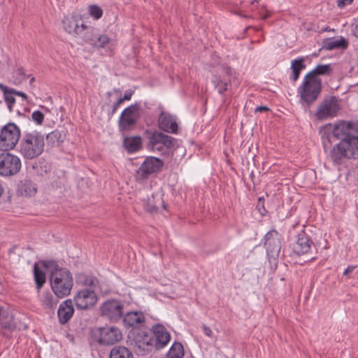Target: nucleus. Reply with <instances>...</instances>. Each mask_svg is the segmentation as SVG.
<instances>
[{"label": "nucleus", "mask_w": 358, "mask_h": 358, "mask_svg": "<svg viewBox=\"0 0 358 358\" xmlns=\"http://www.w3.org/2000/svg\"><path fill=\"white\" fill-rule=\"evenodd\" d=\"M43 266L50 273V283L54 294L60 299L69 296L73 285L70 271L59 267L54 261H45Z\"/></svg>", "instance_id": "obj_1"}, {"label": "nucleus", "mask_w": 358, "mask_h": 358, "mask_svg": "<svg viewBox=\"0 0 358 358\" xmlns=\"http://www.w3.org/2000/svg\"><path fill=\"white\" fill-rule=\"evenodd\" d=\"M45 147L43 136L38 132L25 133L20 142L18 151L27 159H33L40 156Z\"/></svg>", "instance_id": "obj_2"}, {"label": "nucleus", "mask_w": 358, "mask_h": 358, "mask_svg": "<svg viewBox=\"0 0 358 358\" xmlns=\"http://www.w3.org/2000/svg\"><path fill=\"white\" fill-rule=\"evenodd\" d=\"M321 90V80H315L312 78H306V76H305L301 85L298 88L301 99L308 106L313 104L317 99Z\"/></svg>", "instance_id": "obj_3"}, {"label": "nucleus", "mask_w": 358, "mask_h": 358, "mask_svg": "<svg viewBox=\"0 0 358 358\" xmlns=\"http://www.w3.org/2000/svg\"><path fill=\"white\" fill-rule=\"evenodd\" d=\"M355 131L354 125L352 122L342 121L334 127L327 124L321 129L322 136L327 134V138L331 141V137L344 141L352 135Z\"/></svg>", "instance_id": "obj_4"}, {"label": "nucleus", "mask_w": 358, "mask_h": 358, "mask_svg": "<svg viewBox=\"0 0 358 358\" xmlns=\"http://www.w3.org/2000/svg\"><path fill=\"white\" fill-rule=\"evenodd\" d=\"M124 303L117 299H108L99 307L100 315L112 322H117L124 315Z\"/></svg>", "instance_id": "obj_5"}, {"label": "nucleus", "mask_w": 358, "mask_h": 358, "mask_svg": "<svg viewBox=\"0 0 358 358\" xmlns=\"http://www.w3.org/2000/svg\"><path fill=\"white\" fill-rule=\"evenodd\" d=\"M340 110L338 98L331 96L324 99L319 103L315 115L318 120H325L336 117Z\"/></svg>", "instance_id": "obj_6"}, {"label": "nucleus", "mask_w": 358, "mask_h": 358, "mask_svg": "<svg viewBox=\"0 0 358 358\" xmlns=\"http://www.w3.org/2000/svg\"><path fill=\"white\" fill-rule=\"evenodd\" d=\"M20 137V130L14 123L5 125L0 134V150L7 151L13 149Z\"/></svg>", "instance_id": "obj_7"}, {"label": "nucleus", "mask_w": 358, "mask_h": 358, "mask_svg": "<svg viewBox=\"0 0 358 358\" xmlns=\"http://www.w3.org/2000/svg\"><path fill=\"white\" fill-rule=\"evenodd\" d=\"M293 250L298 255H309V261L315 260L317 258V247L304 231L298 234L297 239L293 246Z\"/></svg>", "instance_id": "obj_8"}, {"label": "nucleus", "mask_w": 358, "mask_h": 358, "mask_svg": "<svg viewBox=\"0 0 358 358\" xmlns=\"http://www.w3.org/2000/svg\"><path fill=\"white\" fill-rule=\"evenodd\" d=\"M164 165L162 159L155 157H147L136 171V180L143 182L152 174L159 172Z\"/></svg>", "instance_id": "obj_9"}, {"label": "nucleus", "mask_w": 358, "mask_h": 358, "mask_svg": "<svg viewBox=\"0 0 358 358\" xmlns=\"http://www.w3.org/2000/svg\"><path fill=\"white\" fill-rule=\"evenodd\" d=\"M94 336L96 341L103 346L114 345L122 339L120 329L115 327H100L94 331Z\"/></svg>", "instance_id": "obj_10"}, {"label": "nucleus", "mask_w": 358, "mask_h": 358, "mask_svg": "<svg viewBox=\"0 0 358 358\" xmlns=\"http://www.w3.org/2000/svg\"><path fill=\"white\" fill-rule=\"evenodd\" d=\"M20 159L9 152L0 154V176L9 177L17 174L21 169Z\"/></svg>", "instance_id": "obj_11"}, {"label": "nucleus", "mask_w": 358, "mask_h": 358, "mask_svg": "<svg viewBox=\"0 0 358 358\" xmlns=\"http://www.w3.org/2000/svg\"><path fill=\"white\" fill-rule=\"evenodd\" d=\"M140 105L135 103L122 111L118 122L120 131L129 130L136 124L140 117Z\"/></svg>", "instance_id": "obj_12"}, {"label": "nucleus", "mask_w": 358, "mask_h": 358, "mask_svg": "<svg viewBox=\"0 0 358 358\" xmlns=\"http://www.w3.org/2000/svg\"><path fill=\"white\" fill-rule=\"evenodd\" d=\"M97 296L94 291L85 288L79 290L74 296V302L79 310H87L93 306L97 301Z\"/></svg>", "instance_id": "obj_13"}, {"label": "nucleus", "mask_w": 358, "mask_h": 358, "mask_svg": "<svg viewBox=\"0 0 358 358\" xmlns=\"http://www.w3.org/2000/svg\"><path fill=\"white\" fill-rule=\"evenodd\" d=\"M151 331L155 350H161L166 347L171 339V335L166 328L161 324H157L152 326Z\"/></svg>", "instance_id": "obj_14"}, {"label": "nucleus", "mask_w": 358, "mask_h": 358, "mask_svg": "<svg viewBox=\"0 0 358 358\" xmlns=\"http://www.w3.org/2000/svg\"><path fill=\"white\" fill-rule=\"evenodd\" d=\"M264 246L269 257L275 258L279 255L281 244L280 234L277 231L271 230L265 235Z\"/></svg>", "instance_id": "obj_15"}, {"label": "nucleus", "mask_w": 358, "mask_h": 358, "mask_svg": "<svg viewBox=\"0 0 358 358\" xmlns=\"http://www.w3.org/2000/svg\"><path fill=\"white\" fill-rule=\"evenodd\" d=\"M64 30L70 34H82L85 29V24L77 15L67 16L63 20Z\"/></svg>", "instance_id": "obj_16"}, {"label": "nucleus", "mask_w": 358, "mask_h": 358, "mask_svg": "<svg viewBox=\"0 0 358 358\" xmlns=\"http://www.w3.org/2000/svg\"><path fill=\"white\" fill-rule=\"evenodd\" d=\"M136 346L138 348V352L144 355L153 350L155 347L153 345V337L148 334H138L136 338Z\"/></svg>", "instance_id": "obj_17"}, {"label": "nucleus", "mask_w": 358, "mask_h": 358, "mask_svg": "<svg viewBox=\"0 0 358 358\" xmlns=\"http://www.w3.org/2000/svg\"><path fill=\"white\" fill-rule=\"evenodd\" d=\"M122 321L126 327H138L145 323V317L141 311H131L123 315Z\"/></svg>", "instance_id": "obj_18"}, {"label": "nucleus", "mask_w": 358, "mask_h": 358, "mask_svg": "<svg viewBox=\"0 0 358 358\" xmlns=\"http://www.w3.org/2000/svg\"><path fill=\"white\" fill-rule=\"evenodd\" d=\"M74 313L73 302L71 299H67L62 302L58 308L57 316L61 324H66L72 317Z\"/></svg>", "instance_id": "obj_19"}, {"label": "nucleus", "mask_w": 358, "mask_h": 358, "mask_svg": "<svg viewBox=\"0 0 358 358\" xmlns=\"http://www.w3.org/2000/svg\"><path fill=\"white\" fill-rule=\"evenodd\" d=\"M159 127L167 133L177 134L178 124L173 117L162 112L159 117Z\"/></svg>", "instance_id": "obj_20"}, {"label": "nucleus", "mask_w": 358, "mask_h": 358, "mask_svg": "<svg viewBox=\"0 0 358 358\" xmlns=\"http://www.w3.org/2000/svg\"><path fill=\"white\" fill-rule=\"evenodd\" d=\"M59 299L60 298L57 296L54 292H44L40 297L41 305L47 313L53 312L59 303Z\"/></svg>", "instance_id": "obj_21"}, {"label": "nucleus", "mask_w": 358, "mask_h": 358, "mask_svg": "<svg viewBox=\"0 0 358 358\" xmlns=\"http://www.w3.org/2000/svg\"><path fill=\"white\" fill-rule=\"evenodd\" d=\"M144 138L148 140L147 148L150 150H162V145H160L161 132L147 129L144 133Z\"/></svg>", "instance_id": "obj_22"}, {"label": "nucleus", "mask_w": 358, "mask_h": 358, "mask_svg": "<svg viewBox=\"0 0 358 358\" xmlns=\"http://www.w3.org/2000/svg\"><path fill=\"white\" fill-rule=\"evenodd\" d=\"M348 46V41L341 36L338 39L334 38H326L323 40L322 48L324 49L331 50L337 48L346 49Z\"/></svg>", "instance_id": "obj_23"}, {"label": "nucleus", "mask_w": 358, "mask_h": 358, "mask_svg": "<svg viewBox=\"0 0 358 358\" xmlns=\"http://www.w3.org/2000/svg\"><path fill=\"white\" fill-rule=\"evenodd\" d=\"M345 146H348V143L341 141L333 148L331 152V157L335 163L340 164L343 158H350Z\"/></svg>", "instance_id": "obj_24"}, {"label": "nucleus", "mask_w": 358, "mask_h": 358, "mask_svg": "<svg viewBox=\"0 0 358 358\" xmlns=\"http://www.w3.org/2000/svg\"><path fill=\"white\" fill-rule=\"evenodd\" d=\"M162 205L166 208V205L159 195L152 194L151 197L148 198L144 203L145 210L150 213H156L158 209V206Z\"/></svg>", "instance_id": "obj_25"}, {"label": "nucleus", "mask_w": 358, "mask_h": 358, "mask_svg": "<svg viewBox=\"0 0 358 358\" xmlns=\"http://www.w3.org/2000/svg\"><path fill=\"white\" fill-rule=\"evenodd\" d=\"M142 139L140 136L125 137L123 140V145L128 152L132 153L141 148Z\"/></svg>", "instance_id": "obj_26"}, {"label": "nucleus", "mask_w": 358, "mask_h": 358, "mask_svg": "<svg viewBox=\"0 0 358 358\" xmlns=\"http://www.w3.org/2000/svg\"><path fill=\"white\" fill-rule=\"evenodd\" d=\"M332 67L331 64H319L306 76V78H312L313 79L320 80L318 76L330 75Z\"/></svg>", "instance_id": "obj_27"}, {"label": "nucleus", "mask_w": 358, "mask_h": 358, "mask_svg": "<svg viewBox=\"0 0 358 358\" xmlns=\"http://www.w3.org/2000/svg\"><path fill=\"white\" fill-rule=\"evenodd\" d=\"M304 62L305 59L303 57H301L292 61V74L290 76V79L293 82H296L299 79L301 71L306 68V64H304Z\"/></svg>", "instance_id": "obj_28"}, {"label": "nucleus", "mask_w": 358, "mask_h": 358, "mask_svg": "<svg viewBox=\"0 0 358 358\" xmlns=\"http://www.w3.org/2000/svg\"><path fill=\"white\" fill-rule=\"evenodd\" d=\"M0 89L3 93L4 101L7 104L10 112L13 110V104L15 103V90L10 88L2 83H0Z\"/></svg>", "instance_id": "obj_29"}, {"label": "nucleus", "mask_w": 358, "mask_h": 358, "mask_svg": "<svg viewBox=\"0 0 358 358\" xmlns=\"http://www.w3.org/2000/svg\"><path fill=\"white\" fill-rule=\"evenodd\" d=\"M343 143H347L348 146H345L348 155L351 158L358 157V137L350 136L349 138L342 141Z\"/></svg>", "instance_id": "obj_30"}, {"label": "nucleus", "mask_w": 358, "mask_h": 358, "mask_svg": "<svg viewBox=\"0 0 358 358\" xmlns=\"http://www.w3.org/2000/svg\"><path fill=\"white\" fill-rule=\"evenodd\" d=\"M19 191L22 195L31 196L36 193L37 188L31 180L24 179L20 182Z\"/></svg>", "instance_id": "obj_31"}, {"label": "nucleus", "mask_w": 358, "mask_h": 358, "mask_svg": "<svg viewBox=\"0 0 358 358\" xmlns=\"http://www.w3.org/2000/svg\"><path fill=\"white\" fill-rule=\"evenodd\" d=\"M109 358H134V356L127 348L117 345L112 348Z\"/></svg>", "instance_id": "obj_32"}, {"label": "nucleus", "mask_w": 358, "mask_h": 358, "mask_svg": "<svg viewBox=\"0 0 358 358\" xmlns=\"http://www.w3.org/2000/svg\"><path fill=\"white\" fill-rule=\"evenodd\" d=\"M65 134L58 130H55L46 136L47 141L52 146H58L64 141Z\"/></svg>", "instance_id": "obj_33"}, {"label": "nucleus", "mask_w": 358, "mask_h": 358, "mask_svg": "<svg viewBox=\"0 0 358 358\" xmlns=\"http://www.w3.org/2000/svg\"><path fill=\"white\" fill-rule=\"evenodd\" d=\"M98 33L96 32V30L92 27H87L85 25V29H83V32L82 34H79L83 41L90 45L94 43V38L97 35Z\"/></svg>", "instance_id": "obj_34"}, {"label": "nucleus", "mask_w": 358, "mask_h": 358, "mask_svg": "<svg viewBox=\"0 0 358 358\" xmlns=\"http://www.w3.org/2000/svg\"><path fill=\"white\" fill-rule=\"evenodd\" d=\"M184 356L183 346L180 343L175 342L171 347L169 352V358H182Z\"/></svg>", "instance_id": "obj_35"}, {"label": "nucleus", "mask_w": 358, "mask_h": 358, "mask_svg": "<svg viewBox=\"0 0 358 358\" xmlns=\"http://www.w3.org/2000/svg\"><path fill=\"white\" fill-rule=\"evenodd\" d=\"M34 280L36 284V287L39 292L44 283L45 282V275L44 272L39 269L37 264L34 267Z\"/></svg>", "instance_id": "obj_36"}, {"label": "nucleus", "mask_w": 358, "mask_h": 358, "mask_svg": "<svg viewBox=\"0 0 358 358\" xmlns=\"http://www.w3.org/2000/svg\"><path fill=\"white\" fill-rule=\"evenodd\" d=\"M213 82L220 94H223L227 90L228 85L231 83L230 80H222L220 77L217 76L215 77Z\"/></svg>", "instance_id": "obj_37"}, {"label": "nucleus", "mask_w": 358, "mask_h": 358, "mask_svg": "<svg viewBox=\"0 0 358 358\" xmlns=\"http://www.w3.org/2000/svg\"><path fill=\"white\" fill-rule=\"evenodd\" d=\"M176 142L177 140L175 138L161 132L160 145H162V148L166 147L171 149L175 146Z\"/></svg>", "instance_id": "obj_38"}, {"label": "nucleus", "mask_w": 358, "mask_h": 358, "mask_svg": "<svg viewBox=\"0 0 358 358\" xmlns=\"http://www.w3.org/2000/svg\"><path fill=\"white\" fill-rule=\"evenodd\" d=\"M94 40V41L91 45L96 48H104L110 41L109 37L106 35H101L99 34H97Z\"/></svg>", "instance_id": "obj_39"}, {"label": "nucleus", "mask_w": 358, "mask_h": 358, "mask_svg": "<svg viewBox=\"0 0 358 358\" xmlns=\"http://www.w3.org/2000/svg\"><path fill=\"white\" fill-rule=\"evenodd\" d=\"M89 13L90 14V15L92 16L96 20L99 19L103 15L102 9L96 5L90 6H89Z\"/></svg>", "instance_id": "obj_40"}, {"label": "nucleus", "mask_w": 358, "mask_h": 358, "mask_svg": "<svg viewBox=\"0 0 358 358\" xmlns=\"http://www.w3.org/2000/svg\"><path fill=\"white\" fill-rule=\"evenodd\" d=\"M31 119L37 124H42L44 120V115L39 110H36L31 114Z\"/></svg>", "instance_id": "obj_41"}, {"label": "nucleus", "mask_w": 358, "mask_h": 358, "mask_svg": "<svg viewBox=\"0 0 358 358\" xmlns=\"http://www.w3.org/2000/svg\"><path fill=\"white\" fill-rule=\"evenodd\" d=\"M351 31L354 36L358 37V18L352 24Z\"/></svg>", "instance_id": "obj_42"}, {"label": "nucleus", "mask_w": 358, "mask_h": 358, "mask_svg": "<svg viewBox=\"0 0 358 358\" xmlns=\"http://www.w3.org/2000/svg\"><path fill=\"white\" fill-rule=\"evenodd\" d=\"M134 94V92L132 90H128L124 93V95L123 97L120 98L121 100H122V102L124 101H129L131 99L132 95Z\"/></svg>", "instance_id": "obj_43"}, {"label": "nucleus", "mask_w": 358, "mask_h": 358, "mask_svg": "<svg viewBox=\"0 0 358 358\" xmlns=\"http://www.w3.org/2000/svg\"><path fill=\"white\" fill-rule=\"evenodd\" d=\"M123 102H122V100H121L120 98L117 100V101L115 103H113V108H112V111H111V113L112 115H113L116 110H117L118 107L120 106V104H122Z\"/></svg>", "instance_id": "obj_44"}, {"label": "nucleus", "mask_w": 358, "mask_h": 358, "mask_svg": "<svg viewBox=\"0 0 358 358\" xmlns=\"http://www.w3.org/2000/svg\"><path fill=\"white\" fill-rule=\"evenodd\" d=\"M353 0H338V6L339 8H343L346 5H348L352 2Z\"/></svg>", "instance_id": "obj_45"}, {"label": "nucleus", "mask_w": 358, "mask_h": 358, "mask_svg": "<svg viewBox=\"0 0 358 358\" xmlns=\"http://www.w3.org/2000/svg\"><path fill=\"white\" fill-rule=\"evenodd\" d=\"M203 333H204L207 336H208V337H212V336H213V331H212V330H211L209 327H206V326L203 325Z\"/></svg>", "instance_id": "obj_46"}, {"label": "nucleus", "mask_w": 358, "mask_h": 358, "mask_svg": "<svg viewBox=\"0 0 358 358\" xmlns=\"http://www.w3.org/2000/svg\"><path fill=\"white\" fill-rule=\"evenodd\" d=\"M356 268L355 266H349L343 272L344 275H348L350 273H352L355 268Z\"/></svg>", "instance_id": "obj_47"}, {"label": "nucleus", "mask_w": 358, "mask_h": 358, "mask_svg": "<svg viewBox=\"0 0 358 358\" xmlns=\"http://www.w3.org/2000/svg\"><path fill=\"white\" fill-rule=\"evenodd\" d=\"M15 94L21 96L24 101L27 99V94L22 92L15 90Z\"/></svg>", "instance_id": "obj_48"}, {"label": "nucleus", "mask_w": 358, "mask_h": 358, "mask_svg": "<svg viewBox=\"0 0 358 358\" xmlns=\"http://www.w3.org/2000/svg\"><path fill=\"white\" fill-rule=\"evenodd\" d=\"M268 110L269 108L266 106H259L255 108V113L268 111Z\"/></svg>", "instance_id": "obj_49"}, {"label": "nucleus", "mask_w": 358, "mask_h": 358, "mask_svg": "<svg viewBox=\"0 0 358 358\" xmlns=\"http://www.w3.org/2000/svg\"><path fill=\"white\" fill-rule=\"evenodd\" d=\"M94 283V280L93 278H86L84 284L86 285L92 286Z\"/></svg>", "instance_id": "obj_50"}, {"label": "nucleus", "mask_w": 358, "mask_h": 358, "mask_svg": "<svg viewBox=\"0 0 358 358\" xmlns=\"http://www.w3.org/2000/svg\"><path fill=\"white\" fill-rule=\"evenodd\" d=\"M17 72L19 74L20 78H22V79L25 78L26 76H25L23 68H19L17 69Z\"/></svg>", "instance_id": "obj_51"}, {"label": "nucleus", "mask_w": 358, "mask_h": 358, "mask_svg": "<svg viewBox=\"0 0 358 358\" xmlns=\"http://www.w3.org/2000/svg\"><path fill=\"white\" fill-rule=\"evenodd\" d=\"M1 325H2V327L3 328H5V329H11L12 328V324H3V323H1Z\"/></svg>", "instance_id": "obj_52"}, {"label": "nucleus", "mask_w": 358, "mask_h": 358, "mask_svg": "<svg viewBox=\"0 0 358 358\" xmlns=\"http://www.w3.org/2000/svg\"><path fill=\"white\" fill-rule=\"evenodd\" d=\"M330 31H334V29H330L329 27H324V28L322 29V30H321L322 32Z\"/></svg>", "instance_id": "obj_53"}, {"label": "nucleus", "mask_w": 358, "mask_h": 358, "mask_svg": "<svg viewBox=\"0 0 358 358\" xmlns=\"http://www.w3.org/2000/svg\"><path fill=\"white\" fill-rule=\"evenodd\" d=\"M230 71H231V68L229 67H227L225 69V72L227 74L229 75L230 74Z\"/></svg>", "instance_id": "obj_54"}, {"label": "nucleus", "mask_w": 358, "mask_h": 358, "mask_svg": "<svg viewBox=\"0 0 358 358\" xmlns=\"http://www.w3.org/2000/svg\"><path fill=\"white\" fill-rule=\"evenodd\" d=\"M270 15H270V13H267L266 15H265L264 16H263V17H262V19H263V20H266V19H267L268 17H270Z\"/></svg>", "instance_id": "obj_55"}, {"label": "nucleus", "mask_w": 358, "mask_h": 358, "mask_svg": "<svg viewBox=\"0 0 358 358\" xmlns=\"http://www.w3.org/2000/svg\"><path fill=\"white\" fill-rule=\"evenodd\" d=\"M2 193H3V187H2L1 185L0 184V196H1Z\"/></svg>", "instance_id": "obj_56"}, {"label": "nucleus", "mask_w": 358, "mask_h": 358, "mask_svg": "<svg viewBox=\"0 0 358 358\" xmlns=\"http://www.w3.org/2000/svg\"><path fill=\"white\" fill-rule=\"evenodd\" d=\"M260 0H252L251 3L253 4L255 2H259Z\"/></svg>", "instance_id": "obj_57"}, {"label": "nucleus", "mask_w": 358, "mask_h": 358, "mask_svg": "<svg viewBox=\"0 0 358 358\" xmlns=\"http://www.w3.org/2000/svg\"><path fill=\"white\" fill-rule=\"evenodd\" d=\"M35 80V78L32 77L30 80V83H32Z\"/></svg>", "instance_id": "obj_58"}]
</instances>
